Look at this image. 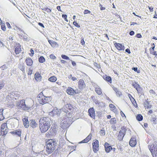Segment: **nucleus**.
<instances>
[{"label": "nucleus", "mask_w": 157, "mask_h": 157, "mask_svg": "<svg viewBox=\"0 0 157 157\" xmlns=\"http://www.w3.org/2000/svg\"><path fill=\"white\" fill-rule=\"evenodd\" d=\"M61 147V144L59 145L55 139H51L48 141L46 150L48 154L52 153L56 149V151L59 152Z\"/></svg>", "instance_id": "nucleus-1"}, {"label": "nucleus", "mask_w": 157, "mask_h": 157, "mask_svg": "<svg viewBox=\"0 0 157 157\" xmlns=\"http://www.w3.org/2000/svg\"><path fill=\"white\" fill-rule=\"evenodd\" d=\"M39 127L42 133H44L47 131L50 128L51 122L50 119L48 117L41 118L39 121Z\"/></svg>", "instance_id": "nucleus-2"}, {"label": "nucleus", "mask_w": 157, "mask_h": 157, "mask_svg": "<svg viewBox=\"0 0 157 157\" xmlns=\"http://www.w3.org/2000/svg\"><path fill=\"white\" fill-rule=\"evenodd\" d=\"M16 106L18 109L25 111L29 110L31 108L30 106L26 105L25 100L24 99L17 101L16 103Z\"/></svg>", "instance_id": "nucleus-3"}, {"label": "nucleus", "mask_w": 157, "mask_h": 157, "mask_svg": "<svg viewBox=\"0 0 157 157\" xmlns=\"http://www.w3.org/2000/svg\"><path fill=\"white\" fill-rule=\"evenodd\" d=\"M49 115L51 117H54L55 115H57L58 117H59V118H58V121L59 120L61 121L62 116L61 115V113L60 111V109H58L56 107H55L52 110L51 112H49L48 113Z\"/></svg>", "instance_id": "nucleus-4"}, {"label": "nucleus", "mask_w": 157, "mask_h": 157, "mask_svg": "<svg viewBox=\"0 0 157 157\" xmlns=\"http://www.w3.org/2000/svg\"><path fill=\"white\" fill-rule=\"evenodd\" d=\"M52 100L51 96H44L42 99H38V102L42 105L48 103Z\"/></svg>", "instance_id": "nucleus-5"}, {"label": "nucleus", "mask_w": 157, "mask_h": 157, "mask_svg": "<svg viewBox=\"0 0 157 157\" xmlns=\"http://www.w3.org/2000/svg\"><path fill=\"white\" fill-rule=\"evenodd\" d=\"M61 121L59 120L58 122H60L61 127L63 129H66L68 128L71 125V124L67 122V119H63L61 118Z\"/></svg>", "instance_id": "nucleus-6"}, {"label": "nucleus", "mask_w": 157, "mask_h": 157, "mask_svg": "<svg viewBox=\"0 0 157 157\" xmlns=\"http://www.w3.org/2000/svg\"><path fill=\"white\" fill-rule=\"evenodd\" d=\"M12 149L7 150L5 153V156L7 157H19V154L17 151L12 152Z\"/></svg>", "instance_id": "nucleus-7"}, {"label": "nucleus", "mask_w": 157, "mask_h": 157, "mask_svg": "<svg viewBox=\"0 0 157 157\" xmlns=\"http://www.w3.org/2000/svg\"><path fill=\"white\" fill-rule=\"evenodd\" d=\"M60 111L61 114L62 112H63V113H62V114H63L64 115H65L67 117H72V112L71 111L69 112L67 109H66L65 108L60 109Z\"/></svg>", "instance_id": "nucleus-8"}, {"label": "nucleus", "mask_w": 157, "mask_h": 157, "mask_svg": "<svg viewBox=\"0 0 157 157\" xmlns=\"http://www.w3.org/2000/svg\"><path fill=\"white\" fill-rule=\"evenodd\" d=\"M57 130V128L56 127H51L49 131L48 132L49 135L48 136L50 137L55 136L56 134Z\"/></svg>", "instance_id": "nucleus-9"}, {"label": "nucleus", "mask_w": 157, "mask_h": 157, "mask_svg": "<svg viewBox=\"0 0 157 157\" xmlns=\"http://www.w3.org/2000/svg\"><path fill=\"white\" fill-rule=\"evenodd\" d=\"M93 150L94 153H96L99 150V142L98 140H96L92 143Z\"/></svg>", "instance_id": "nucleus-10"}, {"label": "nucleus", "mask_w": 157, "mask_h": 157, "mask_svg": "<svg viewBox=\"0 0 157 157\" xmlns=\"http://www.w3.org/2000/svg\"><path fill=\"white\" fill-rule=\"evenodd\" d=\"M89 115L92 118L95 119V111L93 107H91L88 110Z\"/></svg>", "instance_id": "nucleus-11"}, {"label": "nucleus", "mask_w": 157, "mask_h": 157, "mask_svg": "<svg viewBox=\"0 0 157 157\" xmlns=\"http://www.w3.org/2000/svg\"><path fill=\"white\" fill-rule=\"evenodd\" d=\"M116 48L119 51L124 50L125 47L123 44H121L115 43L114 44Z\"/></svg>", "instance_id": "nucleus-12"}, {"label": "nucleus", "mask_w": 157, "mask_h": 157, "mask_svg": "<svg viewBox=\"0 0 157 157\" xmlns=\"http://www.w3.org/2000/svg\"><path fill=\"white\" fill-rule=\"evenodd\" d=\"M23 122L25 128H27L29 126V121L28 120V117L27 116H25L22 120Z\"/></svg>", "instance_id": "nucleus-13"}, {"label": "nucleus", "mask_w": 157, "mask_h": 157, "mask_svg": "<svg viewBox=\"0 0 157 157\" xmlns=\"http://www.w3.org/2000/svg\"><path fill=\"white\" fill-rule=\"evenodd\" d=\"M67 93L69 95H73V94H77L78 93L76 92V90H74V89L71 87H68L66 91Z\"/></svg>", "instance_id": "nucleus-14"}, {"label": "nucleus", "mask_w": 157, "mask_h": 157, "mask_svg": "<svg viewBox=\"0 0 157 157\" xmlns=\"http://www.w3.org/2000/svg\"><path fill=\"white\" fill-rule=\"evenodd\" d=\"M104 146L106 153L109 152L113 149L111 145L107 142L105 143Z\"/></svg>", "instance_id": "nucleus-15"}, {"label": "nucleus", "mask_w": 157, "mask_h": 157, "mask_svg": "<svg viewBox=\"0 0 157 157\" xmlns=\"http://www.w3.org/2000/svg\"><path fill=\"white\" fill-rule=\"evenodd\" d=\"M10 133L13 136L21 137V131L20 129H18L11 132Z\"/></svg>", "instance_id": "nucleus-16"}, {"label": "nucleus", "mask_w": 157, "mask_h": 157, "mask_svg": "<svg viewBox=\"0 0 157 157\" xmlns=\"http://www.w3.org/2000/svg\"><path fill=\"white\" fill-rule=\"evenodd\" d=\"M129 144L132 147H135L136 144V139L134 137H132L129 141Z\"/></svg>", "instance_id": "nucleus-17"}, {"label": "nucleus", "mask_w": 157, "mask_h": 157, "mask_svg": "<svg viewBox=\"0 0 157 157\" xmlns=\"http://www.w3.org/2000/svg\"><path fill=\"white\" fill-rule=\"evenodd\" d=\"M78 86L79 88L81 90L82 89L85 87L86 85L83 80L81 79L79 81Z\"/></svg>", "instance_id": "nucleus-18"}, {"label": "nucleus", "mask_w": 157, "mask_h": 157, "mask_svg": "<svg viewBox=\"0 0 157 157\" xmlns=\"http://www.w3.org/2000/svg\"><path fill=\"white\" fill-rule=\"evenodd\" d=\"M103 78L107 82L111 83L112 82V78L111 77L109 76H108L106 75H105L102 76Z\"/></svg>", "instance_id": "nucleus-19"}, {"label": "nucleus", "mask_w": 157, "mask_h": 157, "mask_svg": "<svg viewBox=\"0 0 157 157\" xmlns=\"http://www.w3.org/2000/svg\"><path fill=\"white\" fill-rule=\"evenodd\" d=\"M37 125L34 119H32L29 120V125L33 128H35L37 126Z\"/></svg>", "instance_id": "nucleus-20"}, {"label": "nucleus", "mask_w": 157, "mask_h": 157, "mask_svg": "<svg viewBox=\"0 0 157 157\" xmlns=\"http://www.w3.org/2000/svg\"><path fill=\"white\" fill-rule=\"evenodd\" d=\"M125 133L122 132V131L120 130L119 132V133L117 136L118 140L120 141H121L123 140V137L125 136Z\"/></svg>", "instance_id": "nucleus-21"}, {"label": "nucleus", "mask_w": 157, "mask_h": 157, "mask_svg": "<svg viewBox=\"0 0 157 157\" xmlns=\"http://www.w3.org/2000/svg\"><path fill=\"white\" fill-rule=\"evenodd\" d=\"M25 63L27 66H31L33 63V61L30 58H27L25 60Z\"/></svg>", "instance_id": "nucleus-22"}, {"label": "nucleus", "mask_w": 157, "mask_h": 157, "mask_svg": "<svg viewBox=\"0 0 157 157\" xmlns=\"http://www.w3.org/2000/svg\"><path fill=\"white\" fill-rule=\"evenodd\" d=\"M152 148L153 149V152H154L155 157H157V145L155 143L152 144Z\"/></svg>", "instance_id": "nucleus-23"}, {"label": "nucleus", "mask_w": 157, "mask_h": 157, "mask_svg": "<svg viewBox=\"0 0 157 157\" xmlns=\"http://www.w3.org/2000/svg\"><path fill=\"white\" fill-rule=\"evenodd\" d=\"M48 41L52 47H54L56 46H58V44L54 40L48 39Z\"/></svg>", "instance_id": "nucleus-24"}, {"label": "nucleus", "mask_w": 157, "mask_h": 157, "mask_svg": "<svg viewBox=\"0 0 157 157\" xmlns=\"http://www.w3.org/2000/svg\"><path fill=\"white\" fill-rule=\"evenodd\" d=\"M132 86L136 90L137 89L140 87V85L137 82L134 81L132 84Z\"/></svg>", "instance_id": "nucleus-25"}, {"label": "nucleus", "mask_w": 157, "mask_h": 157, "mask_svg": "<svg viewBox=\"0 0 157 157\" xmlns=\"http://www.w3.org/2000/svg\"><path fill=\"white\" fill-rule=\"evenodd\" d=\"M66 107L67 108V109H68L70 111L72 110H73L74 109L73 106L72 105L70 104H67L66 105Z\"/></svg>", "instance_id": "nucleus-26"}, {"label": "nucleus", "mask_w": 157, "mask_h": 157, "mask_svg": "<svg viewBox=\"0 0 157 157\" xmlns=\"http://www.w3.org/2000/svg\"><path fill=\"white\" fill-rule=\"evenodd\" d=\"M138 93L140 95H144V92L143 90L142 87H140L137 90H136Z\"/></svg>", "instance_id": "nucleus-27"}, {"label": "nucleus", "mask_w": 157, "mask_h": 157, "mask_svg": "<svg viewBox=\"0 0 157 157\" xmlns=\"http://www.w3.org/2000/svg\"><path fill=\"white\" fill-rule=\"evenodd\" d=\"M18 67L19 69L21 70L23 73H25V66L24 64H19Z\"/></svg>", "instance_id": "nucleus-28"}, {"label": "nucleus", "mask_w": 157, "mask_h": 157, "mask_svg": "<svg viewBox=\"0 0 157 157\" xmlns=\"http://www.w3.org/2000/svg\"><path fill=\"white\" fill-rule=\"evenodd\" d=\"M136 117V119L138 121H142L143 119V117L140 114H137Z\"/></svg>", "instance_id": "nucleus-29"}, {"label": "nucleus", "mask_w": 157, "mask_h": 157, "mask_svg": "<svg viewBox=\"0 0 157 157\" xmlns=\"http://www.w3.org/2000/svg\"><path fill=\"white\" fill-rule=\"evenodd\" d=\"M130 99L133 105L135 107L137 106V104L135 99L133 97H132V98H130Z\"/></svg>", "instance_id": "nucleus-30"}, {"label": "nucleus", "mask_w": 157, "mask_h": 157, "mask_svg": "<svg viewBox=\"0 0 157 157\" xmlns=\"http://www.w3.org/2000/svg\"><path fill=\"white\" fill-rule=\"evenodd\" d=\"M38 61L40 63H42L45 62V59L43 56H40L38 58Z\"/></svg>", "instance_id": "nucleus-31"}, {"label": "nucleus", "mask_w": 157, "mask_h": 157, "mask_svg": "<svg viewBox=\"0 0 157 157\" xmlns=\"http://www.w3.org/2000/svg\"><path fill=\"white\" fill-rule=\"evenodd\" d=\"M49 80L51 82H55L57 80L55 76H51L49 78Z\"/></svg>", "instance_id": "nucleus-32"}, {"label": "nucleus", "mask_w": 157, "mask_h": 157, "mask_svg": "<svg viewBox=\"0 0 157 157\" xmlns=\"http://www.w3.org/2000/svg\"><path fill=\"white\" fill-rule=\"evenodd\" d=\"M21 51V48L16 47L15 49V52L16 54H19Z\"/></svg>", "instance_id": "nucleus-33"}, {"label": "nucleus", "mask_w": 157, "mask_h": 157, "mask_svg": "<svg viewBox=\"0 0 157 157\" xmlns=\"http://www.w3.org/2000/svg\"><path fill=\"white\" fill-rule=\"evenodd\" d=\"M117 121L116 118H111L110 121V123L111 124H116Z\"/></svg>", "instance_id": "nucleus-34"}, {"label": "nucleus", "mask_w": 157, "mask_h": 157, "mask_svg": "<svg viewBox=\"0 0 157 157\" xmlns=\"http://www.w3.org/2000/svg\"><path fill=\"white\" fill-rule=\"evenodd\" d=\"M5 85V81L3 80L0 81V90L4 87Z\"/></svg>", "instance_id": "nucleus-35"}, {"label": "nucleus", "mask_w": 157, "mask_h": 157, "mask_svg": "<svg viewBox=\"0 0 157 157\" xmlns=\"http://www.w3.org/2000/svg\"><path fill=\"white\" fill-rule=\"evenodd\" d=\"M100 135L101 136H104L105 135V130L104 128H102L101 129L100 131Z\"/></svg>", "instance_id": "nucleus-36"}, {"label": "nucleus", "mask_w": 157, "mask_h": 157, "mask_svg": "<svg viewBox=\"0 0 157 157\" xmlns=\"http://www.w3.org/2000/svg\"><path fill=\"white\" fill-rule=\"evenodd\" d=\"M8 94L10 96V98L11 99L12 98H15V99L16 100V98L14 97L15 95V94H15V92H12L11 93H9Z\"/></svg>", "instance_id": "nucleus-37"}, {"label": "nucleus", "mask_w": 157, "mask_h": 157, "mask_svg": "<svg viewBox=\"0 0 157 157\" xmlns=\"http://www.w3.org/2000/svg\"><path fill=\"white\" fill-rule=\"evenodd\" d=\"M44 96V95L43 94V93L42 92H40L39 93V94L38 95V96H37V98L38 99L41 98L42 99Z\"/></svg>", "instance_id": "nucleus-38"}, {"label": "nucleus", "mask_w": 157, "mask_h": 157, "mask_svg": "<svg viewBox=\"0 0 157 157\" xmlns=\"http://www.w3.org/2000/svg\"><path fill=\"white\" fill-rule=\"evenodd\" d=\"M148 99L147 100H146L145 101V102H144V106L146 109H147V106L149 104V102L148 101Z\"/></svg>", "instance_id": "nucleus-39"}, {"label": "nucleus", "mask_w": 157, "mask_h": 157, "mask_svg": "<svg viewBox=\"0 0 157 157\" xmlns=\"http://www.w3.org/2000/svg\"><path fill=\"white\" fill-rule=\"evenodd\" d=\"M68 119H67V122L68 123H69L71 124L72 123L71 122L72 121L73 122V118L72 117H68Z\"/></svg>", "instance_id": "nucleus-40"}, {"label": "nucleus", "mask_w": 157, "mask_h": 157, "mask_svg": "<svg viewBox=\"0 0 157 157\" xmlns=\"http://www.w3.org/2000/svg\"><path fill=\"white\" fill-rule=\"evenodd\" d=\"M61 56L62 58L63 59L66 60H70L69 57L65 55L62 54L61 55Z\"/></svg>", "instance_id": "nucleus-41"}, {"label": "nucleus", "mask_w": 157, "mask_h": 157, "mask_svg": "<svg viewBox=\"0 0 157 157\" xmlns=\"http://www.w3.org/2000/svg\"><path fill=\"white\" fill-rule=\"evenodd\" d=\"M96 92L98 94L101 95L102 94V92L100 88H96L95 89Z\"/></svg>", "instance_id": "nucleus-42"}, {"label": "nucleus", "mask_w": 157, "mask_h": 157, "mask_svg": "<svg viewBox=\"0 0 157 157\" xmlns=\"http://www.w3.org/2000/svg\"><path fill=\"white\" fill-rule=\"evenodd\" d=\"M148 148H149V149L150 150V151H151V152L153 155V156L154 157V154H153L154 153L153 152V149L152 148V145H148Z\"/></svg>", "instance_id": "nucleus-43"}, {"label": "nucleus", "mask_w": 157, "mask_h": 157, "mask_svg": "<svg viewBox=\"0 0 157 157\" xmlns=\"http://www.w3.org/2000/svg\"><path fill=\"white\" fill-rule=\"evenodd\" d=\"M132 69L134 70V71L136 72L137 73H139L140 72V70H138V68L137 67H132Z\"/></svg>", "instance_id": "nucleus-44"}, {"label": "nucleus", "mask_w": 157, "mask_h": 157, "mask_svg": "<svg viewBox=\"0 0 157 157\" xmlns=\"http://www.w3.org/2000/svg\"><path fill=\"white\" fill-rule=\"evenodd\" d=\"M35 78L36 80H40L41 78V77L39 74L37 75H35Z\"/></svg>", "instance_id": "nucleus-45"}, {"label": "nucleus", "mask_w": 157, "mask_h": 157, "mask_svg": "<svg viewBox=\"0 0 157 157\" xmlns=\"http://www.w3.org/2000/svg\"><path fill=\"white\" fill-rule=\"evenodd\" d=\"M73 24L75 26L78 28H80V25H79L78 23L75 21H74L73 22Z\"/></svg>", "instance_id": "nucleus-46"}, {"label": "nucleus", "mask_w": 157, "mask_h": 157, "mask_svg": "<svg viewBox=\"0 0 157 157\" xmlns=\"http://www.w3.org/2000/svg\"><path fill=\"white\" fill-rule=\"evenodd\" d=\"M7 68V67L5 64L2 65V66H1L0 67V68L1 69V70H4L5 69H6Z\"/></svg>", "instance_id": "nucleus-47"}, {"label": "nucleus", "mask_w": 157, "mask_h": 157, "mask_svg": "<svg viewBox=\"0 0 157 157\" xmlns=\"http://www.w3.org/2000/svg\"><path fill=\"white\" fill-rule=\"evenodd\" d=\"M156 118H155V117H152L151 118V121H152L154 123H156V122H157V121H156Z\"/></svg>", "instance_id": "nucleus-48"}, {"label": "nucleus", "mask_w": 157, "mask_h": 157, "mask_svg": "<svg viewBox=\"0 0 157 157\" xmlns=\"http://www.w3.org/2000/svg\"><path fill=\"white\" fill-rule=\"evenodd\" d=\"M86 139L87 140V141H89L90 140H91V134H90L86 138Z\"/></svg>", "instance_id": "nucleus-49"}, {"label": "nucleus", "mask_w": 157, "mask_h": 157, "mask_svg": "<svg viewBox=\"0 0 157 157\" xmlns=\"http://www.w3.org/2000/svg\"><path fill=\"white\" fill-rule=\"evenodd\" d=\"M121 129L122 132L124 133H125L126 132V131L127 129L126 128V127L124 126L122 127L121 128Z\"/></svg>", "instance_id": "nucleus-50"}, {"label": "nucleus", "mask_w": 157, "mask_h": 157, "mask_svg": "<svg viewBox=\"0 0 157 157\" xmlns=\"http://www.w3.org/2000/svg\"><path fill=\"white\" fill-rule=\"evenodd\" d=\"M23 37L24 38H23L24 40L25 41H26L27 42H28V41H29L30 40L28 38V37L27 36H23Z\"/></svg>", "instance_id": "nucleus-51"}, {"label": "nucleus", "mask_w": 157, "mask_h": 157, "mask_svg": "<svg viewBox=\"0 0 157 157\" xmlns=\"http://www.w3.org/2000/svg\"><path fill=\"white\" fill-rule=\"evenodd\" d=\"M49 56L51 59H56V57L53 54H51Z\"/></svg>", "instance_id": "nucleus-52"}, {"label": "nucleus", "mask_w": 157, "mask_h": 157, "mask_svg": "<svg viewBox=\"0 0 157 157\" xmlns=\"http://www.w3.org/2000/svg\"><path fill=\"white\" fill-rule=\"evenodd\" d=\"M30 52L31 53L29 54V55L31 56H32L34 54V52L33 50L31 48L30 50Z\"/></svg>", "instance_id": "nucleus-53"}, {"label": "nucleus", "mask_w": 157, "mask_h": 157, "mask_svg": "<svg viewBox=\"0 0 157 157\" xmlns=\"http://www.w3.org/2000/svg\"><path fill=\"white\" fill-rule=\"evenodd\" d=\"M90 10H84L83 13L84 14H86L87 13H90Z\"/></svg>", "instance_id": "nucleus-54"}, {"label": "nucleus", "mask_w": 157, "mask_h": 157, "mask_svg": "<svg viewBox=\"0 0 157 157\" xmlns=\"http://www.w3.org/2000/svg\"><path fill=\"white\" fill-rule=\"evenodd\" d=\"M116 95L117 96L120 97L121 95V92L119 91L118 90V91H117L116 92Z\"/></svg>", "instance_id": "nucleus-55"}, {"label": "nucleus", "mask_w": 157, "mask_h": 157, "mask_svg": "<svg viewBox=\"0 0 157 157\" xmlns=\"http://www.w3.org/2000/svg\"><path fill=\"white\" fill-rule=\"evenodd\" d=\"M80 43L82 45H83L84 44H85V42L84 40V38H82L81 39Z\"/></svg>", "instance_id": "nucleus-56"}, {"label": "nucleus", "mask_w": 157, "mask_h": 157, "mask_svg": "<svg viewBox=\"0 0 157 157\" xmlns=\"http://www.w3.org/2000/svg\"><path fill=\"white\" fill-rule=\"evenodd\" d=\"M109 107L112 109L113 110H114L115 109V106L112 104H110L109 105Z\"/></svg>", "instance_id": "nucleus-57"}, {"label": "nucleus", "mask_w": 157, "mask_h": 157, "mask_svg": "<svg viewBox=\"0 0 157 157\" xmlns=\"http://www.w3.org/2000/svg\"><path fill=\"white\" fill-rule=\"evenodd\" d=\"M5 118L3 114H0V121L3 120Z\"/></svg>", "instance_id": "nucleus-58"}, {"label": "nucleus", "mask_w": 157, "mask_h": 157, "mask_svg": "<svg viewBox=\"0 0 157 157\" xmlns=\"http://www.w3.org/2000/svg\"><path fill=\"white\" fill-rule=\"evenodd\" d=\"M150 53L151 54H153L155 56V57H156V56H157V53H156V51L152 52L150 51Z\"/></svg>", "instance_id": "nucleus-59"}, {"label": "nucleus", "mask_w": 157, "mask_h": 157, "mask_svg": "<svg viewBox=\"0 0 157 157\" xmlns=\"http://www.w3.org/2000/svg\"><path fill=\"white\" fill-rule=\"evenodd\" d=\"M136 36L138 38H141L142 37V36L140 33H137Z\"/></svg>", "instance_id": "nucleus-60"}, {"label": "nucleus", "mask_w": 157, "mask_h": 157, "mask_svg": "<svg viewBox=\"0 0 157 157\" xmlns=\"http://www.w3.org/2000/svg\"><path fill=\"white\" fill-rule=\"evenodd\" d=\"M99 6L100 7V10H102L105 9V7H102V5L101 4H99Z\"/></svg>", "instance_id": "nucleus-61"}, {"label": "nucleus", "mask_w": 157, "mask_h": 157, "mask_svg": "<svg viewBox=\"0 0 157 157\" xmlns=\"http://www.w3.org/2000/svg\"><path fill=\"white\" fill-rule=\"evenodd\" d=\"M88 141H87V140L86 139V138L82 141L80 143H87L88 142Z\"/></svg>", "instance_id": "nucleus-62"}, {"label": "nucleus", "mask_w": 157, "mask_h": 157, "mask_svg": "<svg viewBox=\"0 0 157 157\" xmlns=\"http://www.w3.org/2000/svg\"><path fill=\"white\" fill-rule=\"evenodd\" d=\"M1 29L2 30L5 31L6 29V26L5 25H1Z\"/></svg>", "instance_id": "nucleus-63"}, {"label": "nucleus", "mask_w": 157, "mask_h": 157, "mask_svg": "<svg viewBox=\"0 0 157 157\" xmlns=\"http://www.w3.org/2000/svg\"><path fill=\"white\" fill-rule=\"evenodd\" d=\"M129 34L131 36H133L135 34V33L133 31H131L129 33Z\"/></svg>", "instance_id": "nucleus-64"}]
</instances>
